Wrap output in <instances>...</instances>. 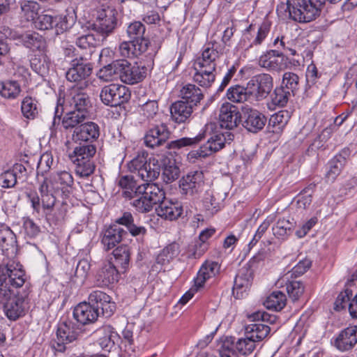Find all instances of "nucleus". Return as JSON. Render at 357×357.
Listing matches in <instances>:
<instances>
[{
  "label": "nucleus",
  "instance_id": "9b49d317",
  "mask_svg": "<svg viewBox=\"0 0 357 357\" xmlns=\"http://www.w3.org/2000/svg\"><path fill=\"white\" fill-rule=\"evenodd\" d=\"M79 333V328L72 321L59 324L56 331V338L53 344V347L57 351H65L66 344L77 340Z\"/></svg>",
  "mask_w": 357,
  "mask_h": 357
},
{
  "label": "nucleus",
  "instance_id": "c9c22d12",
  "mask_svg": "<svg viewBox=\"0 0 357 357\" xmlns=\"http://www.w3.org/2000/svg\"><path fill=\"white\" fill-rule=\"evenodd\" d=\"M95 335L98 337V344L102 349L109 351L114 345L113 338L116 334L111 326H102L95 331Z\"/></svg>",
  "mask_w": 357,
  "mask_h": 357
},
{
  "label": "nucleus",
  "instance_id": "a18cd8bd",
  "mask_svg": "<svg viewBox=\"0 0 357 357\" xmlns=\"http://www.w3.org/2000/svg\"><path fill=\"white\" fill-rule=\"evenodd\" d=\"M120 59L103 66L97 73V77L103 82H112L120 77L121 73Z\"/></svg>",
  "mask_w": 357,
  "mask_h": 357
},
{
  "label": "nucleus",
  "instance_id": "423d86ee",
  "mask_svg": "<svg viewBox=\"0 0 357 357\" xmlns=\"http://www.w3.org/2000/svg\"><path fill=\"white\" fill-rule=\"evenodd\" d=\"M129 170L137 174L138 176L146 183H151L156 179L161 172L160 165L155 158H150L142 155H137L128 165Z\"/></svg>",
  "mask_w": 357,
  "mask_h": 357
},
{
  "label": "nucleus",
  "instance_id": "9d476101",
  "mask_svg": "<svg viewBox=\"0 0 357 357\" xmlns=\"http://www.w3.org/2000/svg\"><path fill=\"white\" fill-rule=\"evenodd\" d=\"M248 90L252 99L261 100L270 93L273 87V79L268 73L253 76L247 83Z\"/></svg>",
  "mask_w": 357,
  "mask_h": 357
},
{
  "label": "nucleus",
  "instance_id": "473e14b6",
  "mask_svg": "<svg viewBox=\"0 0 357 357\" xmlns=\"http://www.w3.org/2000/svg\"><path fill=\"white\" fill-rule=\"evenodd\" d=\"M195 71L193 80L202 87H210L215 80L216 69L195 65Z\"/></svg>",
  "mask_w": 357,
  "mask_h": 357
},
{
  "label": "nucleus",
  "instance_id": "cd10ccee",
  "mask_svg": "<svg viewBox=\"0 0 357 357\" xmlns=\"http://www.w3.org/2000/svg\"><path fill=\"white\" fill-rule=\"evenodd\" d=\"M220 53L215 43H208L204 47L202 56L199 57L195 65L206 67L208 69H216L217 61Z\"/></svg>",
  "mask_w": 357,
  "mask_h": 357
},
{
  "label": "nucleus",
  "instance_id": "4d7b16f0",
  "mask_svg": "<svg viewBox=\"0 0 357 357\" xmlns=\"http://www.w3.org/2000/svg\"><path fill=\"white\" fill-rule=\"evenodd\" d=\"M290 118L291 114L287 110L279 111L271 115L268 121V126H272L275 128L273 132H278L287 125Z\"/></svg>",
  "mask_w": 357,
  "mask_h": 357
},
{
  "label": "nucleus",
  "instance_id": "49530a36",
  "mask_svg": "<svg viewBox=\"0 0 357 357\" xmlns=\"http://www.w3.org/2000/svg\"><path fill=\"white\" fill-rule=\"evenodd\" d=\"M32 70L41 77L46 76L51 66L50 58L45 52L36 54L31 60Z\"/></svg>",
  "mask_w": 357,
  "mask_h": 357
},
{
  "label": "nucleus",
  "instance_id": "052dcab7",
  "mask_svg": "<svg viewBox=\"0 0 357 357\" xmlns=\"http://www.w3.org/2000/svg\"><path fill=\"white\" fill-rule=\"evenodd\" d=\"M179 172V168L176 165L175 162L169 160L167 164H164L162 179L167 183H172L178 178Z\"/></svg>",
  "mask_w": 357,
  "mask_h": 357
},
{
  "label": "nucleus",
  "instance_id": "a211bd4d",
  "mask_svg": "<svg viewBox=\"0 0 357 357\" xmlns=\"http://www.w3.org/2000/svg\"><path fill=\"white\" fill-rule=\"evenodd\" d=\"M243 126L249 132L257 133L261 130L266 123V117L259 111L245 107L243 110Z\"/></svg>",
  "mask_w": 357,
  "mask_h": 357
},
{
  "label": "nucleus",
  "instance_id": "603ef678",
  "mask_svg": "<svg viewBox=\"0 0 357 357\" xmlns=\"http://www.w3.org/2000/svg\"><path fill=\"white\" fill-rule=\"evenodd\" d=\"M88 116L83 114H79L75 110H70L66 114L62 120V126L66 130H72L77 128L81 124L84 123V121Z\"/></svg>",
  "mask_w": 357,
  "mask_h": 357
},
{
  "label": "nucleus",
  "instance_id": "f03ea898",
  "mask_svg": "<svg viewBox=\"0 0 357 357\" xmlns=\"http://www.w3.org/2000/svg\"><path fill=\"white\" fill-rule=\"evenodd\" d=\"M206 135V131H204L192 138L182 137L168 142L170 131L165 123L158 121L149 125L144 137V142L146 146L151 149L163 145L169 149H180L197 144L205 138Z\"/></svg>",
  "mask_w": 357,
  "mask_h": 357
},
{
  "label": "nucleus",
  "instance_id": "5701e85b",
  "mask_svg": "<svg viewBox=\"0 0 357 357\" xmlns=\"http://www.w3.org/2000/svg\"><path fill=\"white\" fill-rule=\"evenodd\" d=\"M126 231L118 225H112L102 233L101 244L103 250L108 251L116 247L123 239Z\"/></svg>",
  "mask_w": 357,
  "mask_h": 357
},
{
  "label": "nucleus",
  "instance_id": "ddd939ff",
  "mask_svg": "<svg viewBox=\"0 0 357 357\" xmlns=\"http://www.w3.org/2000/svg\"><path fill=\"white\" fill-rule=\"evenodd\" d=\"M252 26H250L243 32L242 38L238 44V48L239 50L246 51L255 45H260L270 32L271 24L268 21L261 23L257 31L255 33V36H252Z\"/></svg>",
  "mask_w": 357,
  "mask_h": 357
},
{
  "label": "nucleus",
  "instance_id": "c756f323",
  "mask_svg": "<svg viewBox=\"0 0 357 357\" xmlns=\"http://www.w3.org/2000/svg\"><path fill=\"white\" fill-rule=\"evenodd\" d=\"M144 195L155 205L165 198V191L155 183H145L139 185L138 195Z\"/></svg>",
  "mask_w": 357,
  "mask_h": 357
},
{
  "label": "nucleus",
  "instance_id": "ea45409f",
  "mask_svg": "<svg viewBox=\"0 0 357 357\" xmlns=\"http://www.w3.org/2000/svg\"><path fill=\"white\" fill-rule=\"evenodd\" d=\"M271 328L262 323H253L245 326V334L257 344L262 342L270 333Z\"/></svg>",
  "mask_w": 357,
  "mask_h": 357
},
{
  "label": "nucleus",
  "instance_id": "a19ab883",
  "mask_svg": "<svg viewBox=\"0 0 357 357\" xmlns=\"http://www.w3.org/2000/svg\"><path fill=\"white\" fill-rule=\"evenodd\" d=\"M119 278L118 269H98L95 275V283L98 287H108L117 282Z\"/></svg>",
  "mask_w": 357,
  "mask_h": 357
},
{
  "label": "nucleus",
  "instance_id": "a878e982",
  "mask_svg": "<svg viewBox=\"0 0 357 357\" xmlns=\"http://www.w3.org/2000/svg\"><path fill=\"white\" fill-rule=\"evenodd\" d=\"M204 175L200 171L188 173L180 181V188L183 194L192 195L197 192L204 183Z\"/></svg>",
  "mask_w": 357,
  "mask_h": 357
},
{
  "label": "nucleus",
  "instance_id": "2eb2a0df",
  "mask_svg": "<svg viewBox=\"0 0 357 357\" xmlns=\"http://www.w3.org/2000/svg\"><path fill=\"white\" fill-rule=\"evenodd\" d=\"M333 345L340 351H351L357 344V326H349L332 339Z\"/></svg>",
  "mask_w": 357,
  "mask_h": 357
},
{
  "label": "nucleus",
  "instance_id": "b1692460",
  "mask_svg": "<svg viewBox=\"0 0 357 357\" xmlns=\"http://www.w3.org/2000/svg\"><path fill=\"white\" fill-rule=\"evenodd\" d=\"M254 278L253 269H238L234 282L233 296L237 298L243 297V293L251 285Z\"/></svg>",
  "mask_w": 357,
  "mask_h": 357
},
{
  "label": "nucleus",
  "instance_id": "aec40b11",
  "mask_svg": "<svg viewBox=\"0 0 357 357\" xmlns=\"http://www.w3.org/2000/svg\"><path fill=\"white\" fill-rule=\"evenodd\" d=\"M89 303L99 309H101L102 316L110 317L116 310V303L112 301V298L100 290L91 291L89 296Z\"/></svg>",
  "mask_w": 357,
  "mask_h": 357
},
{
  "label": "nucleus",
  "instance_id": "393cba45",
  "mask_svg": "<svg viewBox=\"0 0 357 357\" xmlns=\"http://www.w3.org/2000/svg\"><path fill=\"white\" fill-rule=\"evenodd\" d=\"M305 273V269L301 270L296 274L295 272L291 271H288L285 275L286 282V290L288 294L289 298L295 302L303 296L305 291V286L301 281L296 280V278L298 275H301Z\"/></svg>",
  "mask_w": 357,
  "mask_h": 357
},
{
  "label": "nucleus",
  "instance_id": "6ab92c4d",
  "mask_svg": "<svg viewBox=\"0 0 357 357\" xmlns=\"http://www.w3.org/2000/svg\"><path fill=\"white\" fill-rule=\"evenodd\" d=\"M100 135L99 126L92 121L84 123L76 128L73 134L75 143H91L95 142Z\"/></svg>",
  "mask_w": 357,
  "mask_h": 357
},
{
  "label": "nucleus",
  "instance_id": "bb28decb",
  "mask_svg": "<svg viewBox=\"0 0 357 357\" xmlns=\"http://www.w3.org/2000/svg\"><path fill=\"white\" fill-rule=\"evenodd\" d=\"M157 215L162 218L169 220L177 219L183 212L181 204L178 202L162 199L155 208Z\"/></svg>",
  "mask_w": 357,
  "mask_h": 357
},
{
  "label": "nucleus",
  "instance_id": "39448f33",
  "mask_svg": "<svg viewBox=\"0 0 357 357\" xmlns=\"http://www.w3.org/2000/svg\"><path fill=\"white\" fill-rule=\"evenodd\" d=\"M311 0H287V10L289 17L299 23L314 20L319 15L320 8Z\"/></svg>",
  "mask_w": 357,
  "mask_h": 357
},
{
  "label": "nucleus",
  "instance_id": "0eeeda50",
  "mask_svg": "<svg viewBox=\"0 0 357 357\" xmlns=\"http://www.w3.org/2000/svg\"><path fill=\"white\" fill-rule=\"evenodd\" d=\"M234 139V135L226 131L215 132L210 135L207 142L201 146L199 149L192 151L188 153L189 159L203 158L212 155L222 149L226 143H230Z\"/></svg>",
  "mask_w": 357,
  "mask_h": 357
},
{
  "label": "nucleus",
  "instance_id": "bf43d9fd",
  "mask_svg": "<svg viewBox=\"0 0 357 357\" xmlns=\"http://www.w3.org/2000/svg\"><path fill=\"white\" fill-rule=\"evenodd\" d=\"M21 110L26 118L33 119L38 112L37 101L31 97H25L22 102Z\"/></svg>",
  "mask_w": 357,
  "mask_h": 357
},
{
  "label": "nucleus",
  "instance_id": "412c9836",
  "mask_svg": "<svg viewBox=\"0 0 357 357\" xmlns=\"http://www.w3.org/2000/svg\"><path fill=\"white\" fill-rule=\"evenodd\" d=\"M241 114L235 105L225 102L222 105L219 113L220 126L227 130L237 127L241 121Z\"/></svg>",
  "mask_w": 357,
  "mask_h": 357
},
{
  "label": "nucleus",
  "instance_id": "e433bc0d",
  "mask_svg": "<svg viewBox=\"0 0 357 357\" xmlns=\"http://www.w3.org/2000/svg\"><path fill=\"white\" fill-rule=\"evenodd\" d=\"M117 185L121 189L122 196L126 199H133L138 195L139 185L132 176H119L116 180Z\"/></svg>",
  "mask_w": 357,
  "mask_h": 357
},
{
  "label": "nucleus",
  "instance_id": "5fc2aeb1",
  "mask_svg": "<svg viewBox=\"0 0 357 357\" xmlns=\"http://www.w3.org/2000/svg\"><path fill=\"white\" fill-rule=\"evenodd\" d=\"M227 98L234 102H242L252 99L248 90V85L243 87L240 85L231 86L227 92Z\"/></svg>",
  "mask_w": 357,
  "mask_h": 357
},
{
  "label": "nucleus",
  "instance_id": "4468645a",
  "mask_svg": "<svg viewBox=\"0 0 357 357\" xmlns=\"http://www.w3.org/2000/svg\"><path fill=\"white\" fill-rule=\"evenodd\" d=\"M65 107L88 116L92 108V102L86 93L73 90L65 100Z\"/></svg>",
  "mask_w": 357,
  "mask_h": 357
},
{
  "label": "nucleus",
  "instance_id": "8fccbe9b",
  "mask_svg": "<svg viewBox=\"0 0 357 357\" xmlns=\"http://www.w3.org/2000/svg\"><path fill=\"white\" fill-rule=\"evenodd\" d=\"M286 303V295L281 291H273L267 296L264 305L268 310L280 311L284 307Z\"/></svg>",
  "mask_w": 357,
  "mask_h": 357
},
{
  "label": "nucleus",
  "instance_id": "6e6552de",
  "mask_svg": "<svg viewBox=\"0 0 357 357\" xmlns=\"http://www.w3.org/2000/svg\"><path fill=\"white\" fill-rule=\"evenodd\" d=\"M100 98L105 105L117 107L130 100V92L124 85L111 84L101 89Z\"/></svg>",
  "mask_w": 357,
  "mask_h": 357
},
{
  "label": "nucleus",
  "instance_id": "1a4fd4ad",
  "mask_svg": "<svg viewBox=\"0 0 357 357\" xmlns=\"http://www.w3.org/2000/svg\"><path fill=\"white\" fill-rule=\"evenodd\" d=\"M289 58L278 50H267L258 59L259 66L269 72L283 71L289 67Z\"/></svg>",
  "mask_w": 357,
  "mask_h": 357
},
{
  "label": "nucleus",
  "instance_id": "f704fd0d",
  "mask_svg": "<svg viewBox=\"0 0 357 357\" xmlns=\"http://www.w3.org/2000/svg\"><path fill=\"white\" fill-rule=\"evenodd\" d=\"M140 114L147 120L149 125L161 121V113L157 100H149L139 107Z\"/></svg>",
  "mask_w": 357,
  "mask_h": 357
},
{
  "label": "nucleus",
  "instance_id": "774afa93",
  "mask_svg": "<svg viewBox=\"0 0 357 357\" xmlns=\"http://www.w3.org/2000/svg\"><path fill=\"white\" fill-rule=\"evenodd\" d=\"M352 291L346 289L341 291L337 296L334 303V309L336 311H340L348 307L349 302L351 300Z\"/></svg>",
  "mask_w": 357,
  "mask_h": 357
},
{
  "label": "nucleus",
  "instance_id": "de8ad7c7",
  "mask_svg": "<svg viewBox=\"0 0 357 357\" xmlns=\"http://www.w3.org/2000/svg\"><path fill=\"white\" fill-rule=\"evenodd\" d=\"M346 162V158L342 154L336 155L329 161L328 170L326 174L327 182L333 183L335 181L337 176L341 173Z\"/></svg>",
  "mask_w": 357,
  "mask_h": 357
},
{
  "label": "nucleus",
  "instance_id": "e2e57ef3",
  "mask_svg": "<svg viewBox=\"0 0 357 357\" xmlns=\"http://www.w3.org/2000/svg\"><path fill=\"white\" fill-rule=\"evenodd\" d=\"M209 244L203 243L196 238L192 241L187 248L188 256L193 258H199L208 249Z\"/></svg>",
  "mask_w": 357,
  "mask_h": 357
},
{
  "label": "nucleus",
  "instance_id": "f257e3e1",
  "mask_svg": "<svg viewBox=\"0 0 357 357\" xmlns=\"http://www.w3.org/2000/svg\"><path fill=\"white\" fill-rule=\"evenodd\" d=\"M26 276L24 269H0V298H6L3 306L5 316L10 321H16L23 317L27 311V303L25 302L28 292L22 294L17 292L10 296V290L3 287V284L12 288H20L24 284Z\"/></svg>",
  "mask_w": 357,
  "mask_h": 357
},
{
  "label": "nucleus",
  "instance_id": "864d4df0",
  "mask_svg": "<svg viewBox=\"0 0 357 357\" xmlns=\"http://www.w3.org/2000/svg\"><path fill=\"white\" fill-rule=\"evenodd\" d=\"M114 261H112L110 268L116 266H126L130 260V252L127 245H122L116 248L113 252Z\"/></svg>",
  "mask_w": 357,
  "mask_h": 357
},
{
  "label": "nucleus",
  "instance_id": "72a5a7b5",
  "mask_svg": "<svg viewBox=\"0 0 357 357\" xmlns=\"http://www.w3.org/2000/svg\"><path fill=\"white\" fill-rule=\"evenodd\" d=\"M180 96L184 102L192 107H196L204 98L202 91L195 84H188L180 90Z\"/></svg>",
  "mask_w": 357,
  "mask_h": 357
},
{
  "label": "nucleus",
  "instance_id": "c85d7f7f",
  "mask_svg": "<svg viewBox=\"0 0 357 357\" xmlns=\"http://www.w3.org/2000/svg\"><path fill=\"white\" fill-rule=\"evenodd\" d=\"M26 169L22 164L16 163L11 169L3 172L0 174V186L3 188H11L15 186L20 174L26 172Z\"/></svg>",
  "mask_w": 357,
  "mask_h": 357
},
{
  "label": "nucleus",
  "instance_id": "338daca9",
  "mask_svg": "<svg viewBox=\"0 0 357 357\" xmlns=\"http://www.w3.org/2000/svg\"><path fill=\"white\" fill-rule=\"evenodd\" d=\"M291 94L289 91L285 90L283 87L276 88L271 95L272 103L275 106L283 107L287 103Z\"/></svg>",
  "mask_w": 357,
  "mask_h": 357
},
{
  "label": "nucleus",
  "instance_id": "7c9ffc66",
  "mask_svg": "<svg viewBox=\"0 0 357 357\" xmlns=\"http://www.w3.org/2000/svg\"><path fill=\"white\" fill-rule=\"evenodd\" d=\"M19 41L32 51H38L39 53L45 52L46 41L42 36L36 32L21 33Z\"/></svg>",
  "mask_w": 357,
  "mask_h": 357
},
{
  "label": "nucleus",
  "instance_id": "79ce46f5",
  "mask_svg": "<svg viewBox=\"0 0 357 357\" xmlns=\"http://www.w3.org/2000/svg\"><path fill=\"white\" fill-rule=\"evenodd\" d=\"M96 152L95 145L91 143L79 144L72 153L70 154V158L73 162H76L79 160H91Z\"/></svg>",
  "mask_w": 357,
  "mask_h": 357
},
{
  "label": "nucleus",
  "instance_id": "13d9d810",
  "mask_svg": "<svg viewBox=\"0 0 357 357\" xmlns=\"http://www.w3.org/2000/svg\"><path fill=\"white\" fill-rule=\"evenodd\" d=\"M245 337L240 338L236 343V348L243 355H248L254 351L257 343L251 337L244 334Z\"/></svg>",
  "mask_w": 357,
  "mask_h": 357
},
{
  "label": "nucleus",
  "instance_id": "f3484780",
  "mask_svg": "<svg viewBox=\"0 0 357 357\" xmlns=\"http://www.w3.org/2000/svg\"><path fill=\"white\" fill-rule=\"evenodd\" d=\"M92 71V65L83 56H77L71 61V67L66 73L70 82H79L89 77Z\"/></svg>",
  "mask_w": 357,
  "mask_h": 357
},
{
  "label": "nucleus",
  "instance_id": "09e8293b",
  "mask_svg": "<svg viewBox=\"0 0 357 357\" xmlns=\"http://www.w3.org/2000/svg\"><path fill=\"white\" fill-rule=\"evenodd\" d=\"M17 243L16 236L13 231L4 225H0V246L2 252L10 249L13 251Z\"/></svg>",
  "mask_w": 357,
  "mask_h": 357
},
{
  "label": "nucleus",
  "instance_id": "20e7f679",
  "mask_svg": "<svg viewBox=\"0 0 357 357\" xmlns=\"http://www.w3.org/2000/svg\"><path fill=\"white\" fill-rule=\"evenodd\" d=\"M66 15L52 16L47 14H40L33 22L36 29L45 31L54 27L55 33L59 35L71 27L76 20L73 10H66Z\"/></svg>",
  "mask_w": 357,
  "mask_h": 357
},
{
  "label": "nucleus",
  "instance_id": "4be33fe9",
  "mask_svg": "<svg viewBox=\"0 0 357 357\" xmlns=\"http://www.w3.org/2000/svg\"><path fill=\"white\" fill-rule=\"evenodd\" d=\"M98 308L89 302H82L77 304L73 310L74 319L82 325L94 323L99 317Z\"/></svg>",
  "mask_w": 357,
  "mask_h": 357
},
{
  "label": "nucleus",
  "instance_id": "37998d69",
  "mask_svg": "<svg viewBox=\"0 0 357 357\" xmlns=\"http://www.w3.org/2000/svg\"><path fill=\"white\" fill-rule=\"evenodd\" d=\"M148 50L145 43H137L133 40L123 41L119 45V51L121 56L131 58L137 56Z\"/></svg>",
  "mask_w": 357,
  "mask_h": 357
},
{
  "label": "nucleus",
  "instance_id": "69168bd1",
  "mask_svg": "<svg viewBox=\"0 0 357 357\" xmlns=\"http://www.w3.org/2000/svg\"><path fill=\"white\" fill-rule=\"evenodd\" d=\"M73 163L75 165V172L80 177H87L95 170V165L91 160H79Z\"/></svg>",
  "mask_w": 357,
  "mask_h": 357
},
{
  "label": "nucleus",
  "instance_id": "4c0bfd02",
  "mask_svg": "<svg viewBox=\"0 0 357 357\" xmlns=\"http://www.w3.org/2000/svg\"><path fill=\"white\" fill-rule=\"evenodd\" d=\"M42 208L44 213L50 218L51 211L53 210L56 203V198L52 193H50V187L47 179H44L39 187Z\"/></svg>",
  "mask_w": 357,
  "mask_h": 357
},
{
  "label": "nucleus",
  "instance_id": "7ed1b4c3",
  "mask_svg": "<svg viewBox=\"0 0 357 357\" xmlns=\"http://www.w3.org/2000/svg\"><path fill=\"white\" fill-rule=\"evenodd\" d=\"M116 8L107 3L102 4L97 8L96 20L92 24V29L102 38V41H105L116 29Z\"/></svg>",
  "mask_w": 357,
  "mask_h": 357
},
{
  "label": "nucleus",
  "instance_id": "680f3d73",
  "mask_svg": "<svg viewBox=\"0 0 357 357\" xmlns=\"http://www.w3.org/2000/svg\"><path fill=\"white\" fill-rule=\"evenodd\" d=\"M299 77L294 73H284L282 77V85L285 90L289 91L291 93L294 94L295 91L298 89Z\"/></svg>",
  "mask_w": 357,
  "mask_h": 357
},
{
  "label": "nucleus",
  "instance_id": "6e6d98bb",
  "mask_svg": "<svg viewBox=\"0 0 357 357\" xmlns=\"http://www.w3.org/2000/svg\"><path fill=\"white\" fill-rule=\"evenodd\" d=\"M20 84L15 81H6L0 83V95L4 98L15 99L20 93Z\"/></svg>",
  "mask_w": 357,
  "mask_h": 357
},
{
  "label": "nucleus",
  "instance_id": "c03bdc74",
  "mask_svg": "<svg viewBox=\"0 0 357 357\" xmlns=\"http://www.w3.org/2000/svg\"><path fill=\"white\" fill-rule=\"evenodd\" d=\"M179 252V245L173 242L165 247L156 256L155 261L159 266H167Z\"/></svg>",
  "mask_w": 357,
  "mask_h": 357
},
{
  "label": "nucleus",
  "instance_id": "2f4dec72",
  "mask_svg": "<svg viewBox=\"0 0 357 357\" xmlns=\"http://www.w3.org/2000/svg\"><path fill=\"white\" fill-rule=\"evenodd\" d=\"M194 107L183 100L176 101L170 108L172 119L178 123H185L191 116Z\"/></svg>",
  "mask_w": 357,
  "mask_h": 357
},
{
  "label": "nucleus",
  "instance_id": "58836bf2",
  "mask_svg": "<svg viewBox=\"0 0 357 357\" xmlns=\"http://www.w3.org/2000/svg\"><path fill=\"white\" fill-rule=\"evenodd\" d=\"M146 28L144 24L139 21L131 22L127 27L126 33L128 38L137 43H145V47L148 48L149 40L145 37Z\"/></svg>",
  "mask_w": 357,
  "mask_h": 357
},
{
  "label": "nucleus",
  "instance_id": "dca6fc26",
  "mask_svg": "<svg viewBox=\"0 0 357 357\" xmlns=\"http://www.w3.org/2000/svg\"><path fill=\"white\" fill-rule=\"evenodd\" d=\"M120 78L124 83L134 84L142 81L146 75L147 69L144 66L132 65L126 59H120Z\"/></svg>",
  "mask_w": 357,
  "mask_h": 357
},
{
  "label": "nucleus",
  "instance_id": "f8f14e48",
  "mask_svg": "<svg viewBox=\"0 0 357 357\" xmlns=\"http://www.w3.org/2000/svg\"><path fill=\"white\" fill-rule=\"evenodd\" d=\"M48 181L49 187L54 192H61L63 198L70 197L73 190L74 179L72 174L66 170L52 174L50 177L45 178Z\"/></svg>",
  "mask_w": 357,
  "mask_h": 357
},
{
  "label": "nucleus",
  "instance_id": "0e129e2a",
  "mask_svg": "<svg viewBox=\"0 0 357 357\" xmlns=\"http://www.w3.org/2000/svg\"><path fill=\"white\" fill-rule=\"evenodd\" d=\"M132 202V206L139 213L151 211L155 204L149 201L144 195H136Z\"/></svg>",
  "mask_w": 357,
  "mask_h": 357
},
{
  "label": "nucleus",
  "instance_id": "3c124183",
  "mask_svg": "<svg viewBox=\"0 0 357 357\" xmlns=\"http://www.w3.org/2000/svg\"><path fill=\"white\" fill-rule=\"evenodd\" d=\"M21 13L20 16L27 22H33L40 10L39 4L30 0H24L20 2Z\"/></svg>",
  "mask_w": 357,
  "mask_h": 357
}]
</instances>
